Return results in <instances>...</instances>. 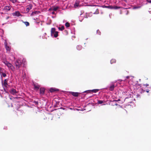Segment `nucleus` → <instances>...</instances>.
<instances>
[{
	"mask_svg": "<svg viewBox=\"0 0 151 151\" xmlns=\"http://www.w3.org/2000/svg\"><path fill=\"white\" fill-rule=\"evenodd\" d=\"M149 91H150V90L149 89H147L146 90V91L148 93L149 92Z\"/></svg>",
	"mask_w": 151,
	"mask_h": 151,
	"instance_id": "40",
	"label": "nucleus"
},
{
	"mask_svg": "<svg viewBox=\"0 0 151 151\" xmlns=\"http://www.w3.org/2000/svg\"><path fill=\"white\" fill-rule=\"evenodd\" d=\"M76 48L78 50H81L82 48V46L81 45H78L76 47Z\"/></svg>",
	"mask_w": 151,
	"mask_h": 151,
	"instance_id": "20",
	"label": "nucleus"
},
{
	"mask_svg": "<svg viewBox=\"0 0 151 151\" xmlns=\"http://www.w3.org/2000/svg\"><path fill=\"white\" fill-rule=\"evenodd\" d=\"M70 93L72 95L75 97H77L78 96L79 94L80 93H79L74 92H71Z\"/></svg>",
	"mask_w": 151,
	"mask_h": 151,
	"instance_id": "14",
	"label": "nucleus"
},
{
	"mask_svg": "<svg viewBox=\"0 0 151 151\" xmlns=\"http://www.w3.org/2000/svg\"><path fill=\"white\" fill-rule=\"evenodd\" d=\"M52 13L53 14H55L54 11H53L52 12Z\"/></svg>",
	"mask_w": 151,
	"mask_h": 151,
	"instance_id": "43",
	"label": "nucleus"
},
{
	"mask_svg": "<svg viewBox=\"0 0 151 151\" xmlns=\"http://www.w3.org/2000/svg\"><path fill=\"white\" fill-rule=\"evenodd\" d=\"M47 104V101L46 102V104Z\"/></svg>",
	"mask_w": 151,
	"mask_h": 151,
	"instance_id": "54",
	"label": "nucleus"
},
{
	"mask_svg": "<svg viewBox=\"0 0 151 151\" xmlns=\"http://www.w3.org/2000/svg\"><path fill=\"white\" fill-rule=\"evenodd\" d=\"M121 8V7L120 6H113V9H119Z\"/></svg>",
	"mask_w": 151,
	"mask_h": 151,
	"instance_id": "23",
	"label": "nucleus"
},
{
	"mask_svg": "<svg viewBox=\"0 0 151 151\" xmlns=\"http://www.w3.org/2000/svg\"><path fill=\"white\" fill-rule=\"evenodd\" d=\"M32 6H33L32 4H29L27 5V8L26 9V11L28 12L30 10L32 9Z\"/></svg>",
	"mask_w": 151,
	"mask_h": 151,
	"instance_id": "11",
	"label": "nucleus"
},
{
	"mask_svg": "<svg viewBox=\"0 0 151 151\" xmlns=\"http://www.w3.org/2000/svg\"><path fill=\"white\" fill-rule=\"evenodd\" d=\"M33 102L35 104V105H37L38 104V101H33Z\"/></svg>",
	"mask_w": 151,
	"mask_h": 151,
	"instance_id": "30",
	"label": "nucleus"
},
{
	"mask_svg": "<svg viewBox=\"0 0 151 151\" xmlns=\"http://www.w3.org/2000/svg\"><path fill=\"white\" fill-rule=\"evenodd\" d=\"M25 24L26 26H29V23L28 22H24L22 21Z\"/></svg>",
	"mask_w": 151,
	"mask_h": 151,
	"instance_id": "22",
	"label": "nucleus"
},
{
	"mask_svg": "<svg viewBox=\"0 0 151 151\" xmlns=\"http://www.w3.org/2000/svg\"><path fill=\"white\" fill-rule=\"evenodd\" d=\"M8 67L9 69H10L12 71H14L15 70L14 67L11 63L9 65Z\"/></svg>",
	"mask_w": 151,
	"mask_h": 151,
	"instance_id": "12",
	"label": "nucleus"
},
{
	"mask_svg": "<svg viewBox=\"0 0 151 151\" xmlns=\"http://www.w3.org/2000/svg\"><path fill=\"white\" fill-rule=\"evenodd\" d=\"M99 91V90L98 89H93V90H89L86 91H85L84 92H87L88 93H90L91 92H92L93 93H96L97 92Z\"/></svg>",
	"mask_w": 151,
	"mask_h": 151,
	"instance_id": "10",
	"label": "nucleus"
},
{
	"mask_svg": "<svg viewBox=\"0 0 151 151\" xmlns=\"http://www.w3.org/2000/svg\"><path fill=\"white\" fill-rule=\"evenodd\" d=\"M92 16V13H86V16L84 17L86 18H87L88 17H91Z\"/></svg>",
	"mask_w": 151,
	"mask_h": 151,
	"instance_id": "15",
	"label": "nucleus"
},
{
	"mask_svg": "<svg viewBox=\"0 0 151 151\" xmlns=\"http://www.w3.org/2000/svg\"><path fill=\"white\" fill-rule=\"evenodd\" d=\"M8 79H5L4 81L2 80L1 81L2 86L6 91V90H7L9 87L10 86L8 83Z\"/></svg>",
	"mask_w": 151,
	"mask_h": 151,
	"instance_id": "2",
	"label": "nucleus"
},
{
	"mask_svg": "<svg viewBox=\"0 0 151 151\" xmlns=\"http://www.w3.org/2000/svg\"><path fill=\"white\" fill-rule=\"evenodd\" d=\"M33 85L34 86V89L36 91H38L40 87V86L36 83H33Z\"/></svg>",
	"mask_w": 151,
	"mask_h": 151,
	"instance_id": "5",
	"label": "nucleus"
},
{
	"mask_svg": "<svg viewBox=\"0 0 151 151\" xmlns=\"http://www.w3.org/2000/svg\"><path fill=\"white\" fill-rule=\"evenodd\" d=\"M113 101H117V100H113Z\"/></svg>",
	"mask_w": 151,
	"mask_h": 151,
	"instance_id": "47",
	"label": "nucleus"
},
{
	"mask_svg": "<svg viewBox=\"0 0 151 151\" xmlns=\"http://www.w3.org/2000/svg\"><path fill=\"white\" fill-rule=\"evenodd\" d=\"M47 35V34L46 33H45L42 36V38L43 39H47L46 37V36Z\"/></svg>",
	"mask_w": 151,
	"mask_h": 151,
	"instance_id": "26",
	"label": "nucleus"
},
{
	"mask_svg": "<svg viewBox=\"0 0 151 151\" xmlns=\"http://www.w3.org/2000/svg\"><path fill=\"white\" fill-rule=\"evenodd\" d=\"M97 33L98 34H99V35H100L101 34V33L100 32L99 29L97 30Z\"/></svg>",
	"mask_w": 151,
	"mask_h": 151,
	"instance_id": "32",
	"label": "nucleus"
},
{
	"mask_svg": "<svg viewBox=\"0 0 151 151\" xmlns=\"http://www.w3.org/2000/svg\"><path fill=\"white\" fill-rule=\"evenodd\" d=\"M40 13V12L39 11H34V12H32L33 14H38Z\"/></svg>",
	"mask_w": 151,
	"mask_h": 151,
	"instance_id": "28",
	"label": "nucleus"
},
{
	"mask_svg": "<svg viewBox=\"0 0 151 151\" xmlns=\"http://www.w3.org/2000/svg\"><path fill=\"white\" fill-rule=\"evenodd\" d=\"M9 92L11 94L13 95H16L17 93V91L16 89L13 88H11L9 90Z\"/></svg>",
	"mask_w": 151,
	"mask_h": 151,
	"instance_id": "8",
	"label": "nucleus"
},
{
	"mask_svg": "<svg viewBox=\"0 0 151 151\" xmlns=\"http://www.w3.org/2000/svg\"><path fill=\"white\" fill-rule=\"evenodd\" d=\"M3 63H4L6 65L7 67L10 64L8 61L7 60H5L3 62Z\"/></svg>",
	"mask_w": 151,
	"mask_h": 151,
	"instance_id": "19",
	"label": "nucleus"
},
{
	"mask_svg": "<svg viewBox=\"0 0 151 151\" xmlns=\"http://www.w3.org/2000/svg\"><path fill=\"white\" fill-rule=\"evenodd\" d=\"M42 31H43V30H44V28H42Z\"/></svg>",
	"mask_w": 151,
	"mask_h": 151,
	"instance_id": "52",
	"label": "nucleus"
},
{
	"mask_svg": "<svg viewBox=\"0 0 151 151\" xmlns=\"http://www.w3.org/2000/svg\"><path fill=\"white\" fill-rule=\"evenodd\" d=\"M7 127H4V129H7Z\"/></svg>",
	"mask_w": 151,
	"mask_h": 151,
	"instance_id": "41",
	"label": "nucleus"
},
{
	"mask_svg": "<svg viewBox=\"0 0 151 151\" xmlns=\"http://www.w3.org/2000/svg\"><path fill=\"white\" fill-rule=\"evenodd\" d=\"M0 74H1V78H2V76H3L4 77H5L6 76V74L5 73L3 72H0Z\"/></svg>",
	"mask_w": 151,
	"mask_h": 151,
	"instance_id": "17",
	"label": "nucleus"
},
{
	"mask_svg": "<svg viewBox=\"0 0 151 151\" xmlns=\"http://www.w3.org/2000/svg\"><path fill=\"white\" fill-rule=\"evenodd\" d=\"M146 1L148 3H151V0H146Z\"/></svg>",
	"mask_w": 151,
	"mask_h": 151,
	"instance_id": "34",
	"label": "nucleus"
},
{
	"mask_svg": "<svg viewBox=\"0 0 151 151\" xmlns=\"http://www.w3.org/2000/svg\"><path fill=\"white\" fill-rule=\"evenodd\" d=\"M47 119V118H44V119Z\"/></svg>",
	"mask_w": 151,
	"mask_h": 151,
	"instance_id": "51",
	"label": "nucleus"
},
{
	"mask_svg": "<svg viewBox=\"0 0 151 151\" xmlns=\"http://www.w3.org/2000/svg\"><path fill=\"white\" fill-rule=\"evenodd\" d=\"M79 6V4L78 3H75V6L78 7Z\"/></svg>",
	"mask_w": 151,
	"mask_h": 151,
	"instance_id": "33",
	"label": "nucleus"
},
{
	"mask_svg": "<svg viewBox=\"0 0 151 151\" xmlns=\"http://www.w3.org/2000/svg\"><path fill=\"white\" fill-rule=\"evenodd\" d=\"M12 15L13 16H17V17H20V16H22V15L18 11H16L15 12H14L12 13Z\"/></svg>",
	"mask_w": 151,
	"mask_h": 151,
	"instance_id": "9",
	"label": "nucleus"
},
{
	"mask_svg": "<svg viewBox=\"0 0 151 151\" xmlns=\"http://www.w3.org/2000/svg\"><path fill=\"white\" fill-rule=\"evenodd\" d=\"M58 9V7H55L53 9V11H56Z\"/></svg>",
	"mask_w": 151,
	"mask_h": 151,
	"instance_id": "31",
	"label": "nucleus"
},
{
	"mask_svg": "<svg viewBox=\"0 0 151 151\" xmlns=\"http://www.w3.org/2000/svg\"><path fill=\"white\" fill-rule=\"evenodd\" d=\"M51 23V20H50L49 21V23L48 22V24H50Z\"/></svg>",
	"mask_w": 151,
	"mask_h": 151,
	"instance_id": "36",
	"label": "nucleus"
},
{
	"mask_svg": "<svg viewBox=\"0 0 151 151\" xmlns=\"http://www.w3.org/2000/svg\"><path fill=\"white\" fill-rule=\"evenodd\" d=\"M50 117H51V116H52V115L51 114H49V116H48V119H50V117H50Z\"/></svg>",
	"mask_w": 151,
	"mask_h": 151,
	"instance_id": "35",
	"label": "nucleus"
},
{
	"mask_svg": "<svg viewBox=\"0 0 151 151\" xmlns=\"http://www.w3.org/2000/svg\"><path fill=\"white\" fill-rule=\"evenodd\" d=\"M115 105H116V106H117L118 105V104H115Z\"/></svg>",
	"mask_w": 151,
	"mask_h": 151,
	"instance_id": "49",
	"label": "nucleus"
},
{
	"mask_svg": "<svg viewBox=\"0 0 151 151\" xmlns=\"http://www.w3.org/2000/svg\"><path fill=\"white\" fill-rule=\"evenodd\" d=\"M59 90V89H56L55 88H50V91L51 93L54 92H55L58 91Z\"/></svg>",
	"mask_w": 151,
	"mask_h": 151,
	"instance_id": "13",
	"label": "nucleus"
},
{
	"mask_svg": "<svg viewBox=\"0 0 151 151\" xmlns=\"http://www.w3.org/2000/svg\"><path fill=\"white\" fill-rule=\"evenodd\" d=\"M4 46L5 48L7 51L10 52V51L11 48L10 46L8 45L7 41L6 40H4Z\"/></svg>",
	"mask_w": 151,
	"mask_h": 151,
	"instance_id": "4",
	"label": "nucleus"
},
{
	"mask_svg": "<svg viewBox=\"0 0 151 151\" xmlns=\"http://www.w3.org/2000/svg\"><path fill=\"white\" fill-rule=\"evenodd\" d=\"M96 12H97L96 14H98L99 13V10L98 9H97L96 10Z\"/></svg>",
	"mask_w": 151,
	"mask_h": 151,
	"instance_id": "37",
	"label": "nucleus"
},
{
	"mask_svg": "<svg viewBox=\"0 0 151 151\" xmlns=\"http://www.w3.org/2000/svg\"><path fill=\"white\" fill-rule=\"evenodd\" d=\"M110 62L111 64H112L116 62V60L114 59H112L111 60Z\"/></svg>",
	"mask_w": 151,
	"mask_h": 151,
	"instance_id": "25",
	"label": "nucleus"
},
{
	"mask_svg": "<svg viewBox=\"0 0 151 151\" xmlns=\"http://www.w3.org/2000/svg\"><path fill=\"white\" fill-rule=\"evenodd\" d=\"M105 7L110 9H113V6H105Z\"/></svg>",
	"mask_w": 151,
	"mask_h": 151,
	"instance_id": "24",
	"label": "nucleus"
},
{
	"mask_svg": "<svg viewBox=\"0 0 151 151\" xmlns=\"http://www.w3.org/2000/svg\"><path fill=\"white\" fill-rule=\"evenodd\" d=\"M121 101L120 99H118V100H117V101Z\"/></svg>",
	"mask_w": 151,
	"mask_h": 151,
	"instance_id": "45",
	"label": "nucleus"
},
{
	"mask_svg": "<svg viewBox=\"0 0 151 151\" xmlns=\"http://www.w3.org/2000/svg\"><path fill=\"white\" fill-rule=\"evenodd\" d=\"M145 90H144V91H144V92H145Z\"/></svg>",
	"mask_w": 151,
	"mask_h": 151,
	"instance_id": "53",
	"label": "nucleus"
},
{
	"mask_svg": "<svg viewBox=\"0 0 151 151\" xmlns=\"http://www.w3.org/2000/svg\"><path fill=\"white\" fill-rule=\"evenodd\" d=\"M58 32L56 31V29L55 28H52L51 30V35L52 37L55 38L57 37L58 36Z\"/></svg>",
	"mask_w": 151,
	"mask_h": 151,
	"instance_id": "3",
	"label": "nucleus"
},
{
	"mask_svg": "<svg viewBox=\"0 0 151 151\" xmlns=\"http://www.w3.org/2000/svg\"><path fill=\"white\" fill-rule=\"evenodd\" d=\"M12 107L13 106H12Z\"/></svg>",
	"mask_w": 151,
	"mask_h": 151,
	"instance_id": "55",
	"label": "nucleus"
},
{
	"mask_svg": "<svg viewBox=\"0 0 151 151\" xmlns=\"http://www.w3.org/2000/svg\"><path fill=\"white\" fill-rule=\"evenodd\" d=\"M144 85L146 86H148L149 85L148 84H145Z\"/></svg>",
	"mask_w": 151,
	"mask_h": 151,
	"instance_id": "44",
	"label": "nucleus"
},
{
	"mask_svg": "<svg viewBox=\"0 0 151 151\" xmlns=\"http://www.w3.org/2000/svg\"><path fill=\"white\" fill-rule=\"evenodd\" d=\"M58 29L59 30H60L63 31L65 27H64V26H61V27H59L58 28Z\"/></svg>",
	"mask_w": 151,
	"mask_h": 151,
	"instance_id": "21",
	"label": "nucleus"
},
{
	"mask_svg": "<svg viewBox=\"0 0 151 151\" xmlns=\"http://www.w3.org/2000/svg\"><path fill=\"white\" fill-rule=\"evenodd\" d=\"M123 1H127V0H122Z\"/></svg>",
	"mask_w": 151,
	"mask_h": 151,
	"instance_id": "48",
	"label": "nucleus"
},
{
	"mask_svg": "<svg viewBox=\"0 0 151 151\" xmlns=\"http://www.w3.org/2000/svg\"><path fill=\"white\" fill-rule=\"evenodd\" d=\"M98 102V104H101L103 103V101L101 100H99Z\"/></svg>",
	"mask_w": 151,
	"mask_h": 151,
	"instance_id": "29",
	"label": "nucleus"
},
{
	"mask_svg": "<svg viewBox=\"0 0 151 151\" xmlns=\"http://www.w3.org/2000/svg\"><path fill=\"white\" fill-rule=\"evenodd\" d=\"M65 26L67 27H70V25L69 23L67 22L65 23Z\"/></svg>",
	"mask_w": 151,
	"mask_h": 151,
	"instance_id": "27",
	"label": "nucleus"
},
{
	"mask_svg": "<svg viewBox=\"0 0 151 151\" xmlns=\"http://www.w3.org/2000/svg\"><path fill=\"white\" fill-rule=\"evenodd\" d=\"M114 88V85L112 84L111 85L109 88V90L111 91H113Z\"/></svg>",
	"mask_w": 151,
	"mask_h": 151,
	"instance_id": "18",
	"label": "nucleus"
},
{
	"mask_svg": "<svg viewBox=\"0 0 151 151\" xmlns=\"http://www.w3.org/2000/svg\"><path fill=\"white\" fill-rule=\"evenodd\" d=\"M27 71L24 69H23L22 71V78L24 79L26 78Z\"/></svg>",
	"mask_w": 151,
	"mask_h": 151,
	"instance_id": "6",
	"label": "nucleus"
},
{
	"mask_svg": "<svg viewBox=\"0 0 151 151\" xmlns=\"http://www.w3.org/2000/svg\"><path fill=\"white\" fill-rule=\"evenodd\" d=\"M51 10H53V9H52L51 8H50L49 9V11H51Z\"/></svg>",
	"mask_w": 151,
	"mask_h": 151,
	"instance_id": "42",
	"label": "nucleus"
},
{
	"mask_svg": "<svg viewBox=\"0 0 151 151\" xmlns=\"http://www.w3.org/2000/svg\"><path fill=\"white\" fill-rule=\"evenodd\" d=\"M2 69L0 67V72H2Z\"/></svg>",
	"mask_w": 151,
	"mask_h": 151,
	"instance_id": "38",
	"label": "nucleus"
},
{
	"mask_svg": "<svg viewBox=\"0 0 151 151\" xmlns=\"http://www.w3.org/2000/svg\"><path fill=\"white\" fill-rule=\"evenodd\" d=\"M9 16H7L6 18V20H7L9 18Z\"/></svg>",
	"mask_w": 151,
	"mask_h": 151,
	"instance_id": "39",
	"label": "nucleus"
},
{
	"mask_svg": "<svg viewBox=\"0 0 151 151\" xmlns=\"http://www.w3.org/2000/svg\"><path fill=\"white\" fill-rule=\"evenodd\" d=\"M11 9V6H5L4 8V9L6 11H9Z\"/></svg>",
	"mask_w": 151,
	"mask_h": 151,
	"instance_id": "16",
	"label": "nucleus"
},
{
	"mask_svg": "<svg viewBox=\"0 0 151 151\" xmlns=\"http://www.w3.org/2000/svg\"><path fill=\"white\" fill-rule=\"evenodd\" d=\"M138 8V7H136L134 8Z\"/></svg>",
	"mask_w": 151,
	"mask_h": 151,
	"instance_id": "50",
	"label": "nucleus"
},
{
	"mask_svg": "<svg viewBox=\"0 0 151 151\" xmlns=\"http://www.w3.org/2000/svg\"><path fill=\"white\" fill-rule=\"evenodd\" d=\"M45 89L44 87H41L40 88V95L41 96H43L45 93Z\"/></svg>",
	"mask_w": 151,
	"mask_h": 151,
	"instance_id": "7",
	"label": "nucleus"
},
{
	"mask_svg": "<svg viewBox=\"0 0 151 151\" xmlns=\"http://www.w3.org/2000/svg\"><path fill=\"white\" fill-rule=\"evenodd\" d=\"M129 76H127L126 77V78L128 79V78H129Z\"/></svg>",
	"mask_w": 151,
	"mask_h": 151,
	"instance_id": "46",
	"label": "nucleus"
},
{
	"mask_svg": "<svg viewBox=\"0 0 151 151\" xmlns=\"http://www.w3.org/2000/svg\"><path fill=\"white\" fill-rule=\"evenodd\" d=\"M22 61V62L21 58H19L16 60L15 63L16 70H18L17 72L18 73V75L19 76H20L21 75V70L19 68L21 65L22 62L24 61V60L23 59Z\"/></svg>",
	"mask_w": 151,
	"mask_h": 151,
	"instance_id": "1",
	"label": "nucleus"
}]
</instances>
